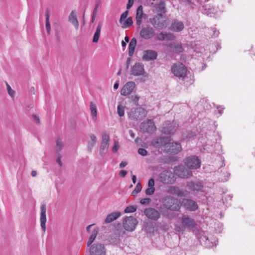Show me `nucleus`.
I'll list each match as a JSON object with an SVG mask.
<instances>
[{
    "instance_id": "nucleus-1",
    "label": "nucleus",
    "mask_w": 255,
    "mask_h": 255,
    "mask_svg": "<svg viewBox=\"0 0 255 255\" xmlns=\"http://www.w3.org/2000/svg\"><path fill=\"white\" fill-rule=\"evenodd\" d=\"M149 21L153 26L158 29H163L167 27L169 24V18L163 13H158L153 18H150Z\"/></svg>"
},
{
    "instance_id": "nucleus-2",
    "label": "nucleus",
    "mask_w": 255,
    "mask_h": 255,
    "mask_svg": "<svg viewBox=\"0 0 255 255\" xmlns=\"http://www.w3.org/2000/svg\"><path fill=\"white\" fill-rule=\"evenodd\" d=\"M162 203L164 207L170 211H177L180 208L178 200L172 196H165L163 199Z\"/></svg>"
},
{
    "instance_id": "nucleus-3",
    "label": "nucleus",
    "mask_w": 255,
    "mask_h": 255,
    "mask_svg": "<svg viewBox=\"0 0 255 255\" xmlns=\"http://www.w3.org/2000/svg\"><path fill=\"white\" fill-rule=\"evenodd\" d=\"M147 115V111L144 108L138 107L132 108L128 112V118L131 120L138 121L144 119Z\"/></svg>"
},
{
    "instance_id": "nucleus-4",
    "label": "nucleus",
    "mask_w": 255,
    "mask_h": 255,
    "mask_svg": "<svg viewBox=\"0 0 255 255\" xmlns=\"http://www.w3.org/2000/svg\"><path fill=\"white\" fill-rule=\"evenodd\" d=\"M89 248L90 255H106V249L102 243H96L91 245Z\"/></svg>"
},
{
    "instance_id": "nucleus-5",
    "label": "nucleus",
    "mask_w": 255,
    "mask_h": 255,
    "mask_svg": "<svg viewBox=\"0 0 255 255\" xmlns=\"http://www.w3.org/2000/svg\"><path fill=\"white\" fill-rule=\"evenodd\" d=\"M184 163L187 167L191 169H197L201 166V161L198 157L192 155L187 157L184 160Z\"/></svg>"
},
{
    "instance_id": "nucleus-6",
    "label": "nucleus",
    "mask_w": 255,
    "mask_h": 255,
    "mask_svg": "<svg viewBox=\"0 0 255 255\" xmlns=\"http://www.w3.org/2000/svg\"><path fill=\"white\" fill-rule=\"evenodd\" d=\"M159 180L165 184H170L175 181L174 175L172 171L165 170L159 175Z\"/></svg>"
},
{
    "instance_id": "nucleus-7",
    "label": "nucleus",
    "mask_w": 255,
    "mask_h": 255,
    "mask_svg": "<svg viewBox=\"0 0 255 255\" xmlns=\"http://www.w3.org/2000/svg\"><path fill=\"white\" fill-rule=\"evenodd\" d=\"M172 73L178 77L184 78L187 72L186 66L181 63L175 64L171 68Z\"/></svg>"
},
{
    "instance_id": "nucleus-8",
    "label": "nucleus",
    "mask_w": 255,
    "mask_h": 255,
    "mask_svg": "<svg viewBox=\"0 0 255 255\" xmlns=\"http://www.w3.org/2000/svg\"><path fill=\"white\" fill-rule=\"evenodd\" d=\"M178 125L175 122L167 121L163 124L161 131L165 134H173L177 129Z\"/></svg>"
},
{
    "instance_id": "nucleus-9",
    "label": "nucleus",
    "mask_w": 255,
    "mask_h": 255,
    "mask_svg": "<svg viewBox=\"0 0 255 255\" xmlns=\"http://www.w3.org/2000/svg\"><path fill=\"white\" fill-rule=\"evenodd\" d=\"M138 222L137 220L132 216L127 217L123 221V227L128 231H133L136 226Z\"/></svg>"
},
{
    "instance_id": "nucleus-10",
    "label": "nucleus",
    "mask_w": 255,
    "mask_h": 255,
    "mask_svg": "<svg viewBox=\"0 0 255 255\" xmlns=\"http://www.w3.org/2000/svg\"><path fill=\"white\" fill-rule=\"evenodd\" d=\"M169 141H170L169 137H160L153 139L151 143L153 146L161 148L163 150V149L166 148L168 147L167 146H169Z\"/></svg>"
},
{
    "instance_id": "nucleus-11",
    "label": "nucleus",
    "mask_w": 255,
    "mask_h": 255,
    "mask_svg": "<svg viewBox=\"0 0 255 255\" xmlns=\"http://www.w3.org/2000/svg\"><path fill=\"white\" fill-rule=\"evenodd\" d=\"M155 128L154 123L152 120H147L140 125V129L143 132L152 133Z\"/></svg>"
},
{
    "instance_id": "nucleus-12",
    "label": "nucleus",
    "mask_w": 255,
    "mask_h": 255,
    "mask_svg": "<svg viewBox=\"0 0 255 255\" xmlns=\"http://www.w3.org/2000/svg\"><path fill=\"white\" fill-rule=\"evenodd\" d=\"M174 172L176 175L183 178H188L192 174L191 171L189 170L182 165L175 167Z\"/></svg>"
},
{
    "instance_id": "nucleus-13",
    "label": "nucleus",
    "mask_w": 255,
    "mask_h": 255,
    "mask_svg": "<svg viewBox=\"0 0 255 255\" xmlns=\"http://www.w3.org/2000/svg\"><path fill=\"white\" fill-rule=\"evenodd\" d=\"M169 146H167L168 147L163 149L164 152L170 154H176L181 150V144L177 142H171L170 140L169 141Z\"/></svg>"
},
{
    "instance_id": "nucleus-14",
    "label": "nucleus",
    "mask_w": 255,
    "mask_h": 255,
    "mask_svg": "<svg viewBox=\"0 0 255 255\" xmlns=\"http://www.w3.org/2000/svg\"><path fill=\"white\" fill-rule=\"evenodd\" d=\"M109 136L106 133L102 134V140L100 148V154L101 156H104L108 150L109 145Z\"/></svg>"
},
{
    "instance_id": "nucleus-15",
    "label": "nucleus",
    "mask_w": 255,
    "mask_h": 255,
    "mask_svg": "<svg viewBox=\"0 0 255 255\" xmlns=\"http://www.w3.org/2000/svg\"><path fill=\"white\" fill-rule=\"evenodd\" d=\"M154 34L155 31L153 28L150 26L142 27L140 31V36L145 39H149L152 38Z\"/></svg>"
},
{
    "instance_id": "nucleus-16",
    "label": "nucleus",
    "mask_w": 255,
    "mask_h": 255,
    "mask_svg": "<svg viewBox=\"0 0 255 255\" xmlns=\"http://www.w3.org/2000/svg\"><path fill=\"white\" fill-rule=\"evenodd\" d=\"M155 2H152L151 5L154 10L157 12L164 14L166 12L165 3L163 0H153Z\"/></svg>"
},
{
    "instance_id": "nucleus-17",
    "label": "nucleus",
    "mask_w": 255,
    "mask_h": 255,
    "mask_svg": "<svg viewBox=\"0 0 255 255\" xmlns=\"http://www.w3.org/2000/svg\"><path fill=\"white\" fill-rule=\"evenodd\" d=\"M145 215L149 219L157 221L160 217L159 212L154 208H149L144 211Z\"/></svg>"
},
{
    "instance_id": "nucleus-18",
    "label": "nucleus",
    "mask_w": 255,
    "mask_h": 255,
    "mask_svg": "<svg viewBox=\"0 0 255 255\" xmlns=\"http://www.w3.org/2000/svg\"><path fill=\"white\" fill-rule=\"evenodd\" d=\"M131 73L134 76L143 75L145 73L144 65L141 63H136L131 68Z\"/></svg>"
},
{
    "instance_id": "nucleus-19",
    "label": "nucleus",
    "mask_w": 255,
    "mask_h": 255,
    "mask_svg": "<svg viewBox=\"0 0 255 255\" xmlns=\"http://www.w3.org/2000/svg\"><path fill=\"white\" fill-rule=\"evenodd\" d=\"M40 226L43 233L46 231V206L45 204H42L40 207Z\"/></svg>"
},
{
    "instance_id": "nucleus-20",
    "label": "nucleus",
    "mask_w": 255,
    "mask_h": 255,
    "mask_svg": "<svg viewBox=\"0 0 255 255\" xmlns=\"http://www.w3.org/2000/svg\"><path fill=\"white\" fill-rule=\"evenodd\" d=\"M183 204L185 208L190 211H195L198 208V206L197 203L191 199H183Z\"/></svg>"
},
{
    "instance_id": "nucleus-21",
    "label": "nucleus",
    "mask_w": 255,
    "mask_h": 255,
    "mask_svg": "<svg viewBox=\"0 0 255 255\" xmlns=\"http://www.w3.org/2000/svg\"><path fill=\"white\" fill-rule=\"evenodd\" d=\"M182 225L189 229H193L196 226V223L194 219L187 215H183L181 218Z\"/></svg>"
},
{
    "instance_id": "nucleus-22",
    "label": "nucleus",
    "mask_w": 255,
    "mask_h": 255,
    "mask_svg": "<svg viewBox=\"0 0 255 255\" xmlns=\"http://www.w3.org/2000/svg\"><path fill=\"white\" fill-rule=\"evenodd\" d=\"M184 28V24L183 22L174 19L172 20L169 29L175 32H181Z\"/></svg>"
},
{
    "instance_id": "nucleus-23",
    "label": "nucleus",
    "mask_w": 255,
    "mask_h": 255,
    "mask_svg": "<svg viewBox=\"0 0 255 255\" xmlns=\"http://www.w3.org/2000/svg\"><path fill=\"white\" fill-rule=\"evenodd\" d=\"M135 86V84L133 82H128L127 83L121 90V95L123 96L129 95L132 92Z\"/></svg>"
},
{
    "instance_id": "nucleus-24",
    "label": "nucleus",
    "mask_w": 255,
    "mask_h": 255,
    "mask_svg": "<svg viewBox=\"0 0 255 255\" xmlns=\"http://www.w3.org/2000/svg\"><path fill=\"white\" fill-rule=\"evenodd\" d=\"M187 186L189 189L193 191H201L202 190L203 185L200 181H190L187 183Z\"/></svg>"
},
{
    "instance_id": "nucleus-25",
    "label": "nucleus",
    "mask_w": 255,
    "mask_h": 255,
    "mask_svg": "<svg viewBox=\"0 0 255 255\" xmlns=\"http://www.w3.org/2000/svg\"><path fill=\"white\" fill-rule=\"evenodd\" d=\"M157 56L156 51L153 50H147L144 51L143 59L146 61L153 60L156 59Z\"/></svg>"
},
{
    "instance_id": "nucleus-26",
    "label": "nucleus",
    "mask_w": 255,
    "mask_h": 255,
    "mask_svg": "<svg viewBox=\"0 0 255 255\" xmlns=\"http://www.w3.org/2000/svg\"><path fill=\"white\" fill-rule=\"evenodd\" d=\"M157 38L159 40H173L175 39V36L170 32H160L157 36Z\"/></svg>"
},
{
    "instance_id": "nucleus-27",
    "label": "nucleus",
    "mask_w": 255,
    "mask_h": 255,
    "mask_svg": "<svg viewBox=\"0 0 255 255\" xmlns=\"http://www.w3.org/2000/svg\"><path fill=\"white\" fill-rule=\"evenodd\" d=\"M167 192L168 194H172L178 197H182L184 196V192L176 186H169Z\"/></svg>"
},
{
    "instance_id": "nucleus-28",
    "label": "nucleus",
    "mask_w": 255,
    "mask_h": 255,
    "mask_svg": "<svg viewBox=\"0 0 255 255\" xmlns=\"http://www.w3.org/2000/svg\"><path fill=\"white\" fill-rule=\"evenodd\" d=\"M68 21L74 25L75 29L78 30L79 28V22L77 18L76 12L72 10L68 16Z\"/></svg>"
},
{
    "instance_id": "nucleus-29",
    "label": "nucleus",
    "mask_w": 255,
    "mask_h": 255,
    "mask_svg": "<svg viewBox=\"0 0 255 255\" xmlns=\"http://www.w3.org/2000/svg\"><path fill=\"white\" fill-rule=\"evenodd\" d=\"M168 46L173 49V51L176 53H180L184 51L182 44L178 42H172L169 43Z\"/></svg>"
},
{
    "instance_id": "nucleus-30",
    "label": "nucleus",
    "mask_w": 255,
    "mask_h": 255,
    "mask_svg": "<svg viewBox=\"0 0 255 255\" xmlns=\"http://www.w3.org/2000/svg\"><path fill=\"white\" fill-rule=\"evenodd\" d=\"M143 15V7L140 5L137 8L135 16L136 23L138 26H140L142 23Z\"/></svg>"
},
{
    "instance_id": "nucleus-31",
    "label": "nucleus",
    "mask_w": 255,
    "mask_h": 255,
    "mask_svg": "<svg viewBox=\"0 0 255 255\" xmlns=\"http://www.w3.org/2000/svg\"><path fill=\"white\" fill-rule=\"evenodd\" d=\"M120 216L121 213L119 212H112V213L110 214L107 216L105 220V223L107 224L110 223L113 221L116 220L119 217H120Z\"/></svg>"
},
{
    "instance_id": "nucleus-32",
    "label": "nucleus",
    "mask_w": 255,
    "mask_h": 255,
    "mask_svg": "<svg viewBox=\"0 0 255 255\" xmlns=\"http://www.w3.org/2000/svg\"><path fill=\"white\" fill-rule=\"evenodd\" d=\"M136 44V40L135 38H132L129 42L128 45V55L132 56L133 54L135 47Z\"/></svg>"
},
{
    "instance_id": "nucleus-33",
    "label": "nucleus",
    "mask_w": 255,
    "mask_h": 255,
    "mask_svg": "<svg viewBox=\"0 0 255 255\" xmlns=\"http://www.w3.org/2000/svg\"><path fill=\"white\" fill-rule=\"evenodd\" d=\"M101 28H102L101 24L99 23L96 28L94 36H93V42L97 43L98 42V40H99V39L100 37V35Z\"/></svg>"
},
{
    "instance_id": "nucleus-34",
    "label": "nucleus",
    "mask_w": 255,
    "mask_h": 255,
    "mask_svg": "<svg viewBox=\"0 0 255 255\" xmlns=\"http://www.w3.org/2000/svg\"><path fill=\"white\" fill-rule=\"evenodd\" d=\"M98 233V229L97 228L95 229L93 231L92 234L90 236V237H89L88 242H87V246L88 247H90L91 245H92L93 243L94 242V241H95V240L96 238Z\"/></svg>"
},
{
    "instance_id": "nucleus-35",
    "label": "nucleus",
    "mask_w": 255,
    "mask_h": 255,
    "mask_svg": "<svg viewBox=\"0 0 255 255\" xmlns=\"http://www.w3.org/2000/svg\"><path fill=\"white\" fill-rule=\"evenodd\" d=\"M89 136L91 138V141L88 142V149L90 151H91L92 149L96 142V137L93 134H90Z\"/></svg>"
},
{
    "instance_id": "nucleus-36",
    "label": "nucleus",
    "mask_w": 255,
    "mask_h": 255,
    "mask_svg": "<svg viewBox=\"0 0 255 255\" xmlns=\"http://www.w3.org/2000/svg\"><path fill=\"white\" fill-rule=\"evenodd\" d=\"M64 143L60 138H57L56 140L55 151L59 152L64 146Z\"/></svg>"
},
{
    "instance_id": "nucleus-37",
    "label": "nucleus",
    "mask_w": 255,
    "mask_h": 255,
    "mask_svg": "<svg viewBox=\"0 0 255 255\" xmlns=\"http://www.w3.org/2000/svg\"><path fill=\"white\" fill-rule=\"evenodd\" d=\"M129 102L132 103L135 105L138 104L139 97L136 95H131L128 97Z\"/></svg>"
},
{
    "instance_id": "nucleus-38",
    "label": "nucleus",
    "mask_w": 255,
    "mask_h": 255,
    "mask_svg": "<svg viewBox=\"0 0 255 255\" xmlns=\"http://www.w3.org/2000/svg\"><path fill=\"white\" fill-rule=\"evenodd\" d=\"M49 17L50 15L48 11H47L46 12V29L47 30V33L49 34L51 29L50 23L49 22Z\"/></svg>"
},
{
    "instance_id": "nucleus-39",
    "label": "nucleus",
    "mask_w": 255,
    "mask_h": 255,
    "mask_svg": "<svg viewBox=\"0 0 255 255\" xmlns=\"http://www.w3.org/2000/svg\"><path fill=\"white\" fill-rule=\"evenodd\" d=\"M133 23L132 18L129 17L124 22L122 27L124 28H126L129 27Z\"/></svg>"
},
{
    "instance_id": "nucleus-40",
    "label": "nucleus",
    "mask_w": 255,
    "mask_h": 255,
    "mask_svg": "<svg viewBox=\"0 0 255 255\" xmlns=\"http://www.w3.org/2000/svg\"><path fill=\"white\" fill-rule=\"evenodd\" d=\"M90 110L91 112V115L93 117H97V108L95 104L93 102L90 103Z\"/></svg>"
},
{
    "instance_id": "nucleus-41",
    "label": "nucleus",
    "mask_w": 255,
    "mask_h": 255,
    "mask_svg": "<svg viewBox=\"0 0 255 255\" xmlns=\"http://www.w3.org/2000/svg\"><path fill=\"white\" fill-rule=\"evenodd\" d=\"M125 107L121 104H119L117 108V113L120 117H123L125 114Z\"/></svg>"
},
{
    "instance_id": "nucleus-42",
    "label": "nucleus",
    "mask_w": 255,
    "mask_h": 255,
    "mask_svg": "<svg viewBox=\"0 0 255 255\" xmlns=\"http://www.w3.org/2000/svg\"><path fill=\"white\" fill-rule=\"evenodd\" d=\"M141 188H142V187H141V186L140 185V183H138L137 184L135 188H134L133 191L132 192L131 195L133 196H136L141 191Z\"/></svg>"
},
{
    "instance_id": "nucleus-43",
    "label": "nucleus",
    "mask_w": 255,
    "mask_h": 255,
    "mask_svg": "<svg viewBox=\"0 0 255 255\" xmlns=\"http://www.w3.org/2000/svg\"><path fill=\"white\" fill-rule=\"evenodd\" d=\"M136 208L133 206H129L127 207L125 209V213H133L136 211Z\"/></svg>"
},
{
    "instance_id": "nucleus-44",
    "label": "nucleus",
    "mask_w": 255,
    "mask_h": 255,
    "mask_svg": "<svg viewBox=\"0 0 255 255\" xmlns=\"http://www.w3.org/2000/svg\"><path fill=\"white\" fill-rule=\"evenodd\" d=\"M155 192V188H152V187H148L145 191V194L147 195H152L154 194Z\"/></svg>"
},
{
    "instance_id": "nucleus-45",
    "label": "nucleus",
    "mask_w": 255,
    "mask_h": 255,
    "mask_svg": "<svg viewBox=\"0 0 255 255\" xmlns=\"http://www.w3.org/2000/svg\"><path fill=\"white\" fill-rule=\"evenodd\" d=\"M6 86H7V92H8V94L11 97H13L14 95V94H15V92L11 88L10 86L8 84H6Z\"/></svg>"
},
{
    "instance_id": "nucleus-46",
    "label": "nucleus",
    "mask_w": 255,
    "mask_h": 255,
    "mask_svg": "<svg viewBox=\"0 0 255 255\" xmlns=\"http://www.w3.org/2000/svg\"><path fill=\"white\" fill-rule=\"evenodd\" d=\"M138 153L142 156H146L147 154V151L144 148H139L138 149Z\"/></svg>"
},
{
    "instance_id": "nucleus-47",
    "label": "nucleus",
    "mask_w": 255,
    "mask_h": 255,
    "mask_svg": "<svg viewBox=\"0 0 255 255\" xmlns=\"http://www.w3.org/2000/svg\"><path fill=\"white\" fill-rule=\"evenodd\" d=\"M128 15V11H126L124 13H123L121 15V17L120 19V22L121 23H122V21L127 17Z\"/></svg>"
},
{
    "instance_id": "nucleus-48",
    "label": "nucleus",
    "mask_w": 255,
    "mask_h": 255,
    "mask_svg": "<svg viewBox=\"0 0 255 255\" xmlns=\"http://www.w3.org/2000/svg\"><path fill=\"white\" fill-rule=\"evenodd\" d=\"M151 201V199L148 198H144L140 200V203L141 204L145 205V204H148Z\"/></svg>"
},
{
    "instance_id": "nucleus-49",
    "label": "nucleus",
    "mask_w": 255,
    "mask_h": 255,
    "mask_svg": "<svg viewBox=\"0 0 255 255\" xmlns=\"http://www.w3.org/2000/svg\"><path fill=\"white\" fill-rule=\"evenodd\" d=\"M211 30L213 32L212 36L214 37H217L219 35V31L217 30L215 27H212Z\"/></svg>"
},
{
    "instance_id": "nucleus-50",
    "label": "nucleus",
    "mask_w": 255,
    "mask_h": 255,
    "mask_svg": "<svg viewBox=\"0 0 255 255\" xmlns=\"http://www.w3.org/2000/svg\"><path fill=\"white\" fill-rule=\"evenodd\" d=\"M99 3L97 2L93 10V15L97 16L98 12Z\"/></svg>"
},
{
    "instance_id": "nucleus-51",
    "label": "nucleus",
    "mask_w": 255,
    "mask_h": 255,
    "mask_svg": "<svg viewBox=\"0 0 255 255\" xmlns=\"http://www.w3.org/2000/svg\"><path fill=\"white\" fill-rule=\"evenodd\" d=\"M154 180L153 178H151L148 180V187H152L154 188Z\"/></svg>"
},
{
    "instance_id": "nucleus-52",
    "label": "nucleus",
    "mask_w": 255,
    "mask_h": 255,
    "mask_svg": "<svg viewBox=\"0 0 255 255\" xmlns=\"http://www.w3.org/2000/svg\"><path fill=\"white\" fill-rule=\"evenodd\" d=\"M133 4V0H128V2L127 5V9H129Z\"/></svg>"
},
{
    "instance_id": "nucleus-53",
    "label": "nucleus",
    "mask_w": 255,
    "mask_h": 255,
    "mask_svg": "<svg viewBox=\"0 0 255 255\" xmlns=\"http://www.w3.org/2000/svg\"><path fill=\"white\" fill-rule=\"evenodd\" d=\"M61 155L59 154L58 155V157L57 158H56V162L58 163V164L60 166H62V163L61 162Z\"/></svg>"
},
{
    "instance_id": "nucleus-54",
    "label": "nucleus",
    "mask_w": 255,
    "mask_h": 255,
    "mask_svg": "<svg viewBox=\"0 0 255 255\" xmlns=\"http://www.w3.org/2000/svg\"><path fill=\"white\" fill-rule=\"evenodd\" d=\"M127 174V171L126 170H121L119 172V175L121 177H124Z\"/></svg>"
},
{
    "instance_id": "nucleus-55",
    "label": "nucleus",
    "mask_w": 255,
    "mask_h": 255,
    "mask_svg": "<svg viewBox=\"0 0 255 255\" xmlns=\"http://www.w3.org/2000/svg\"><path fill=\"white\" fill-rule=\"evenodd\" d=\"M119 148V146L118 143H116L115 145L114 146V147L112 148V151L114 153L118 151Z\"/></svg>"
},
{
    "instance_id": "nucleus-56",
    "label": "nucleus",
    "mask_w": 255,
    "mask_h": 255,
    "mask_svg": "<svg viewBox=\"0 0 255 255\" xmlns=\"http://www.w3.org/2000/svg\"><path fill=\"white\" fill-rule=\"evenodd\" d=\"M128 164L127 162L126 161H122L121 163L120 164V167L121 168H123L125 167Z\"/></svg>"
},
{
    "instance_id": "nucleus-57",
    "label": "nucleus",
    "mask_w": 255,
    "mask_h": 255,
    "mask_svg": "<svg viewBox=\"0 0 255 255\" xmlns=\"http://www.w3.org/2000/svg\"><path fill=\"white\" fill-rule=\"evenodd\" d=\"M32 117L33 118L34 120L35 121V122L36 123H39V118L37 116H36L35 115H33Z\"/></svg>"
},
{
    "instance_id": "nucleus-58",
    "label": "nucleus",
    "mask_w": 255,
    "mask_h": 255,
    "mask_svg": "<svg viewBox=\"0 0 255 255\" xmlns=\"http://www.w3.org/2000/svg\"><path fill=\"white\" fill-rule=\"evenodd\" d=\"M217 109H218L219 113L221 115L223 113L224 108H221L220 107H217Z\"/></svg>"
},
{
    "instance_id": "nucleus-59",
    "label": "nucleus",
    "mask_w": 255,
    "mask_h": 255,
    "mask_svg": "<svg viewBox=\"0 0 255 255\" xmlns=\"http://www.w3.org/2000/svg\"><path fill=\"white\" fill-rule=\"evenodd\" d=\"M129 133L131 137L133 138L134 137L135 134L132 130H129Z\"/></svg>"
},
{
    "instance_id": "nucleus-60",
    "label": "nucleus",
    "mask_w": 255,
    "mask_h": 255,
    "mask_svg": "<svg viewBox=\"0 0 255 255\" xmlns=\"http://www.w3.org/2000/svg\"><path fill=\"white\" fill-rule=\"evenodd\" d=\"M131 178H132V180L133 183V184H135L136 180V176L135 175H132Z\"/></svg>"
},
{
    "instance_id": "nucleus-61",
    "label": "nucleus",
    "mask_w": 255,
    "mask_h": 255,
    "mask_svg": "<svg viewBox=\"0 0 255 255\" xmlns=\"http://www.w3.org/2000/svg\"><path fill=\"white\" fill-rule=\"evenodd\" d=\"M93 225H94V224H92V225H89L88 226H87V228H86L87 231L89 233H90V228Z\"/></svg>"
},
{
    "instance_id": "nucleus-62",
    "label": "nucleus",
    "mask_w": 255,
    "mask_h": 255,
    "mask_svg": "<svg viewBox=\"0 0 255 255\" xmlns=\"http://www.w3.org/2000/svg\"><path fill=\"white\" fill-rule=\"evenodd\" d=\"M36 174H37V172L36 171H32L31 172V175L32 176L34 177L36 175Z\"/></svg>"
},
{
    "instance_id": "nucleus-63",
    "label": "nucleus",
    "mask_w": 255,
    "mask_h": 255,
    "mask_svg": "<svg viewBox=\"0 0 255 255\" xmlns=\"http://www.w3.org/2000/svg\"><path fill=\"white\" fill-rule=\"evenodd\" d=\"M118 87H119V84L117 82L115 83V84L114 85V89L116 90L118 88Z\"/></svg>"
},
{
    "instance_id": "nucleus-64",
    "label": "nucleus",
    "mask_w": 255,
    "mask_h": 255,
    "mask_svg": "<svg viewBox=\"0 0 255 255\" xmlns=\"http://www.w3.org/2000/svg\"><path fill=\"white\" fill-rule=\"evenodd\" d=\"M127 45V43L126 42H125L124 41H122V46L123 47H125Z\"/></svg>"
}]
</instances>
